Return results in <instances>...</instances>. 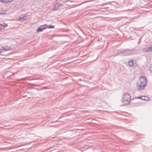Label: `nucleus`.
Listing matches in <instances>:
<instances>
[{
  "label": "nucleus",
  "mask_w": 152,
  "mask_h": 152,
  "mask_svg": "<svg viewBox=\"0 0 152 152\" xmlns=\"http://www.w3.org/2000/svg\"><path fill=\"white\" fill-rule=\"evenodd\" d=\"M146 79L145 77L141 76L140 77L139 80L137 81V88L140 90H142L145 88L147 85Z\"/></svg>",
  "instance_id": "f257e3e1"
},
{
  "label": "nucleus",
  "mask_w": 152,
  "mask_h": 152,
  "mask_svg": "<svg viewBox=\"0 0 152 152\" xmlns=\"http://www.w3.org/2000/svg\"><path fill=\"white\" fill-rule=\"evenodd\" d=\"M131 99V96L130 95L127 93H124L122 99V105L124 106L129 104Z\"/></svg>",
  "instance_id": "f03ea898"
},
{
  "label": "nucleus",
  "mask_w": 152,
  "mask_h": 152,
  "mask_svg": "<svg viewBox=\"0 0 152 152\" xmlns=\"http://www.w3.org/2000/svg\"><path fill=\"white\" fill-rule=\"evenodd\" d=\"M53 10H60L63 9V6L61 4L57 3L54 4L53 6Z\"/></svg>",
  "instance_id": "7ed1b4c3"
},
{
  "label": "nucleus",
  "mask_w": 152,
  "mask_h": 152,
  "mask_svg": "<svg viewBox=\"0 0 152 152\" xmlns=\"http://www.w3.org/2000/svg\"><path fill=\"white\" fill-rule=\"evenodd\" d=\"M47 27L46 24H44L39 26L37 29V32H39L42 31L43 29H45Z\"/></svg>",
  "instance_id": "20e7f679"
},
{
  "label": "nucleus",
  "mask_w": 152,
  "mask_h": 152,
  "mask_svg": "<svg viewBox=\"0 0 152 152\" xmlns=\"http://www.w3.org/2000/svg\"><path fill=\"white\" fill-rule=\"evenodd\" d=\"M142 51L144 52L152 51V45L151 47L143 48Z\"/></svg>",
  "instance_id": "39448f33"
},
{
  "label": "nucleus",
  "mask_w": 152,
  "mask_h": 152,
  "mask_svg": "<svg viewBox=\"0 0 152 152\" xmlns=\"http://www.w3.org/2000/svg\"><path fill=\"white\" fill-rule=\"evenodd\" d=\"M28 18V17L26 15H21L19 17V19L20 20H26Z\"/></svg>",
  "instance_id": "423d86ee"
},
{
  "label": "nucleus",
  "mask_w": 152,
  "mask_h": 152,
  "mask_svg": "<svg viewBox=\"0 0 152 152\" xmlns=\"http://www.w3.org/2000/svg\"><path fill=\"white\" fill-rule=\"evenodd\" d=\"M134 61L133 60H130L128 62V65L130 67H132L133 65Z\"/></svg>",
  "instance_id": "0eeeda50"
},
{
  "label": "nucleus",
  "mask_w": 152,
  "mask_h": 152,
  "mask_svg": "<svg viewBox=\"0 0 152 152\" xmlns=\"http://www.w3.org/2000/svg\"><path fill=\"white\" fill-rule=\"evenodd\" d=\"M132 50H133L132 49H131V50L126 49V50H120L118 51V53H123L125 51H131Z\"/></svg>",
  "instance_id": "6e6552de"
},
{
  "label": "nucleus",
  "mask_w": 152,
  "mask_h": 152,
  "mask_svg": "<svg viewBox=\"0 0 152 152\" xmlns=\"http://www.w3.org/2000/svg\"><path fill=\"white\" fill-rule=\"evenodd\" d=\"M7 14V10H5L4 12H0V15H3Z\"/></svg>",
  "instance_id": "1a4fd4ad"
},
{
  "label": "nucleus",
  "mask_w": 152,
  "mask_h": 152,
  "mask_svg": "<svg viewBox=\"0 0 152 152\" xmlns=\"http://www.w3.org/2000/svg\"><path fill=\"white\" fill-rule=\"evenodd\" d=\"M11 0H0V1L4 3H7L11 1Z\"/></svg>",
  "instance_id": "9d476101"
},
{
  "label": "nucleus",
  "mask_w": 152,
  "mask_h": 152,
  "mask_svg": "<svg viewBox=\"0 0 152 152\" xmlns=\"http://www.w3.org/2000/svg\"><path fill=\"white\" fill-rule=\"evenodd\" d=\"M145 98H147V97L146 96H141L140 97H139L138 98L141 99H142L143 100H146V99Z\"/></svg>",
  "instance_id": "9b49d317"
},
{
  "label": "nucleus",
  "mask_w": 152,
  "mask_h": 152,
  "mask_svg": "<svg viewBox=\"0 0 152 152\" xmlns=\"http://www.w3.org/2000/svg\"><path fill=\"white\" fill-rule=\"evenodd\" d=\"M123 54H124L126 56V55H130V54H131V53H129L127 52H125V53H124Z\"/></svg>",
  "instance_id": "f8f14e48"
},
{
  "label": "nucleus",
  "mask_w": 152,
  "mask_h": 152,
  "mask_svg": "<svg viewBox=\"0 0 152 152\" xmlns=\"http://www.w3.org/2000/svg\"><path fill=\"white\" fill-rule=\"evenodd\" d=\"M48 28H54V26L52 25H49L48 26Z\"/></svg>",
  "instance_id": "ddd939ff"
},
{
  "label": "nucleus",
  "mask_w": 152,
  "mask_h": 152,
  "mask_svg": "<svg viewBox=\"0 0 152 152\" xmlns=\"http://www.w3.org/2000/svg\"><path fill=\"white\" fill-rule=\"evenodd\" d=\"M9 49H10V48H3V50H4V51H8L9 50Z\"/></svg>",
  "instance_id": "4468645a"
},
{
  "label": "nucleus",
  "mask_w": 152,
  "mask_h": 152,
  "mask_svg": "<svg viewBox=\"0 0 152 152\" xmlns=\"http://www.w3.org/2000/svg\"><path fill=\"white\" fill-rule=\"evenodd\" d=\"M149 70L150 72L152 73V64L151 65L150 67Z\"/></svg>",
  "instance_id": "2eb2a0df"
},
{
  "label": "nucleus",
  "mask_w": 152,
  "mask_h": 152,
  "mask_svg": "<svg viewBox=\"0 0 152 152\" xmlns=\"http://www.w3.org/2000/svg\"><path fill=\"white\" fill-rule=\"evenodd\" d=\"M3 26H2V28L1 27V26H0V29L3 28H4V26L3 25H2Z\"/></svg>",
  "instance_id": "dca6fc26"
},
{
  "label": "nucleus",
  "mask_w": 152,
  "mask_h": 152,
  "mask_svg": "<svg viewBox=\"0 0 152 152\" xmlns=\"http://www.w3.org/2000/svg\"><path fill=\"white\" fill-rule=\"evenodd\" d=\"M3 51V49H0V53H1V52H2Z\"/></svg>",
  "instance_id": "f3484780"
},
{
  "label": "nucleus",
  "mask_w": 152,
  "mask_h": 152,
  "mask_svg": "<svg viewBox=\"0 0 152 152\" xmlns=\"http://www.w3.org/2000/svg\"><path fill=\"white\" fill-rule=\"evenodd\" d=\"M1 26V27L2 28V26H3L1 24H0V26Z\"/></svg>",
  "instance_id": "a211bd4d"
}]
</instances>
